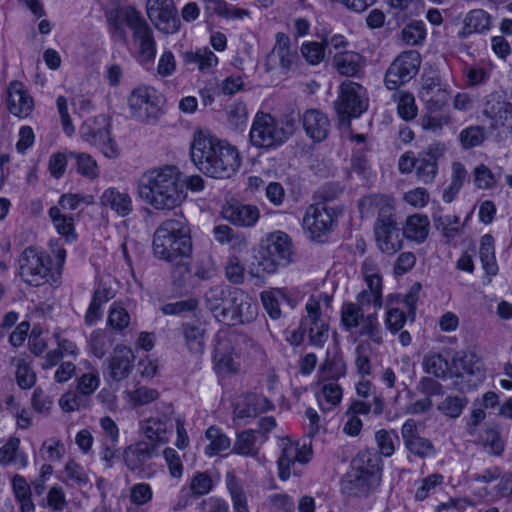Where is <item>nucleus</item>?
I'll use <instances>...</instances> for the list:
<instances>
[{
  "instance_id": "obj_1",
  "label": "nucleus",
  "mask_w": 512,
  "mask_h": 512,
  "mask_svg": "<svg viewBox=\"0 0 512 512\" xmlns=\"http://www.w3.org/2000/svg\"><path fill=\"white\" fill-rule=\"evenodd\" d=\"M190 153L198 169L212 178H230L240 167L235 146L202 131L195 133Z\"/></svg>"
},
{
  "instance_id": "obj_2",
  "label": "nucleus",
  "mask_w": 512,
  "mask_h": 512,
  "mask_svg": "<svg viewBox=\"0 0 512 512\" xmlns=\"http://www.w3.org/2000/svg\"><path fill=\"white\" fill-rule=\"evenodd\" d=\"M112 37L126 42L125 27L132 32V42L137 58L142 63L152 62L156 56L154 33L142 14L132 6L113 8L106 13Z\"/></svg>"
},
{
  "instance_id": "obj_3",
  "label": "nucleus",
  "mask_w": 512,
  "mask_h": 512,
  "mask_svg": "<svg viewBox=\"0 0 512 512\" xmlns=\"http://www.w3.org/2000/svg\"><path fill=\"white\" fill-rule=\"evenodd\" d=\"M176 166L165 165L147 171L138 184L139 196L157 210H172L186 197Z\"/></svg>"
},
{
  "instance_id": "obj_4",
  "label": "nucleus",
  "mask_w": 512,
  "mask_h": 512,
  "mask_svg": "<svg viewBox=\"0 0 512 512\" xmlns=\"http://www.w3.org/2000/svg\"><path fill=\"white\" fill-rule=\"evenodd\" d=\"M152 251L155 258L181 264V269L189 271L185 260L191 257L192 239L190 228L183 216L166 219L156 228Z\"/></svg>"
},
{
  "instance_id": "obj_5",
  "label": "nucleus",
  "mask_w": 512,
  "mask_h": 512,
  "mask_svg": "<svg viewBox=\"0 0 512 512\" xmlns=\"http://www.w3.org/2000/svg\"><path fill=\"white\" fill-rule=\"evenodd\" d=\"M294 132V119H278L270 113L258 111L252 121L249 139L254 147L270 151L283 145Z\"/></svg>"
},
{
  "instance_id": "obj_6",
  "label": "nucleus",
  "mask_w": 512,
  "mask_h": 512,
  "mask_svg": "<svg viewBox=\"0 0 512 512\" xmlns=\"http://www.w3.org/2000/svg\"><path fill=\"white\" fill-rule=\"evenodd\" d=\"M259 266L263 272L272 274L280 267L294 261V247L291 237L283 231H275L266 236L260 251Z\"/></svg>"
},
{
  "instance_id": "obj_7",
  "label": "nucleus",
  "mask_w": 512,
  "mask_h": 512,
  "mask_svg": "<svg viewBox=\"0 0 512 512\" xmlns=\"http://www.w3.org/2000/svg\"><path fill=\"white\" fill-rule=\"evenodd\" d=\"M300 64L298 50L292 45L290 37L284 32H277L275 43L264 60L265 72L289 76L298 70Z\"/></svg>"
},
{
  "instance_id": "obj_8",
  "label": "nucleus",
  "mask_w": 512,
  "mask_h": 512,
  "mask_svg": "<svg viewBox=\"0 0 512 512\" xmlns=\"http://www.w3.org/2000/svg\"><path fill=\"white\" fill-rule=\"evenodd\" d=\"M341 324L347 331L358 328L360 336H366L376 344L383 343V332L376 310L374 312L360 311L353 304H343Z\"/></svg>"
},
{
  "instance_id": "obj_9",
  "label": "nucleus",
  "mask_w": 512,
  "mask_h": 512,
  "mask_svg": "<svg viewBox=\"0 0 512 512\" xmlns=\"http://www.w3.org/2000/svg\"><path fill=\"white\" fill-rule=\"evenodd\" d=\"M79 133L84 141L98 147L107 158L119 155L118 145L110 135V120L106 115L86 119Z\"/></svg>"
},
{
  "instance_id": "obj_10",
  "label": "nucleus",
  "mask_w": 512,
  "mask_h": 512,
  "mask_svg": "<svg viewBox=\"0 0 512 512\" xmlns=\"http://www.w3.org/2000/svg\"><path fill=\"white\" fill-rule=\"evenodd\" d=\"M280 456L277 460L278 476L285 481L291 475L298 476L301 474L299 467L308 463L312 457V449L306 443L292 441L289 438L280 440Z\"/></svg>"
},
{
  "instance_id": "obj_11",
  "label": "nucleus",
  "mask_w": 512,
  "mask_h": 512,
  "mask_svg": "<svg viewBox=\"0 0 512 512\" xmlns=\"http://www.w3.org/2000/svg\"><path fill=\"white\" fill-rule=\"evenodd\" d=\"M50 256L35 247L26 248L19 258V274L31 286H40L51 272Z\"/></svg>"
},
{
  "instance_id": "obj_12",
  "label": "nucleus",
  "mask_w": 512,
  "mask_h": 512,
  "mask_svg": "<svg viewBox=\"0 0 512 512\" xmlns=\"http://www.w3.org/2000/svg\"><path fill=\"white\" fill-rule=\"evenodd\" d=\"M257 304L242 290L229 291L226 305L215 318L228 325L242 324L252 321L257 315Z\"/></svg>"
},
{
  "instance_id": "obj_13",
  "label": "nucleus",
  "mask_w": 512,
  "mask_h": 512,
  "mask_svg": "<svg viewBox=\"0 0 512 512\" xmlns=\"http://www.w3.org/2000/svg\"><path fill=\"white\" fill-rule=\"evenodd\" d=\"M334 107L341 119L359 117L368 108L366 89L359 83L344 81L339 87V95Z\"/></svg>"
},
{
  "instance_id": "obj_14",
  "label": "nucleus",
  "mask_w": 512,
  "mask_h": 512,
  "mask_svg": "<svg viewBox=\"0 0 512 512\" xmlns=\"http://www.w3.org/2000/svg\"><path fill=\"white\" fill-rule=\"evenodd\" d=\"M337 216L338 213L334 207L319 202L307 207L302 226L310 239L321 241L332 230Z\"/></svg>"
},
{
  "instance_id": "obj_15",
  "label": "nucleus",
  "mask_w": 512,
  "mask_h": 512,
  "mask_svg": "<svg viewBox=\"0 0 512 512\" xmlns=\"http://www.w3.org/2000/svg\"><path fill=\"white\" fill-rule=\"evenodd\" d=\"M421 65V55L416 50L399 54L388 67L384 83L389 90H396L416 76Z\"/></svg>"
},
{
  "instance_id": "obj_16",
  "label": "nucleus",
  "mask_w": 512,
  "mask_h": 512,
  "mask_svg": "<svg viewBox=\"0 0 512 512\" xmlns=\"http://www.w3.org/2000/svg\"><path fill=\"white\" fill-rule=\"evenodd\" d=\"M146 12L160 32L173 34L180 29L181 23L173 0H147Z\"/></svg>"
},
{
  "instance_id": "obj_17",
  "label": "nucleus",
  "mask_w": 512,
  "mask_h": 512,
  "mask_svg": "<svg viewBox=\"0 0 512 512\" xmlns=\"http://www.w3.org/2000/svg\"><path fill=\"white\" fill-rule=\"evenodd\" d=\"M160 99L157 91L150 86H138L128 97V105L133 115L143 121L156 120L160 112Z\"/></svg>"
},
{
  "instance_id": "obj_18",
  "label": "nucleus",
  "mask_w": 512,
  "mask_h": 512,
  "mask_svg": "<svg viewBox=\"0 0 512 512\" xmlns=\"http://www.w3.org/2000/svg\"><path fill=\"white\" fill-rule=\"evenodd\" d=\"M158 445L154 442L139 440L123 451V461L128 470L143 473L144 477L151 478L153 472L146 467L147 462L158 455Z\"/></svg>"
},
{
  "instance_id": "obj_19",
  "label": "nucleus",
  "mask_w": 512,
  "mask_h": 512,
  "mask_svg": "<svg viewBox=\"0 0 512 512\" xmlns=\"http://www.w3.org/2000/svg\"><path fill=\"white\" fill-rule=\"evenodd\" d=\"M401 437L409 456L425 459L436 453L432 441L419 434L418 423L415 419L410 418L403 423Z\"/></svg>"
},
{
  "instance_id": "obj_20",
  "label": "nucleus",
  "mask_w": 512,
  "mask_h": 512,
  "mask_svg": "<svg viewBox=\"0 0 512 512\" xmlns=\"http://www.w3.org/2000/svg\"><path fill=\"white\" fill-rule=\"evenodd\" d=\"M449 94L448 86L443 84L438 76H433L422 79L418 97L428 112L435 113L446 106Z\"/></svg>"
},
{
  "instance_id": "obj_21",
  "label": "nucleus",
  "mask_w": 512,
  "mask_h": 512,
  "mask_svg": "<svg viewBox=\"0 0 512 512\" xmlns=\"http://www.w3.org/2000/svg\"><path fill=\"white\" fill-rule=\"evenodd\" d=\"M374 234L377 247L388 255H393L403 246V232L397 227L394 215L375 222Z\"/></svg>"
},
{
  "instance_id": "obj_22",
  "label": "nucleus",
  "mask_w": 512,
  "mask_h": 512,
  "mask_svg": "<svg viewBox=\"0 0 512 512\" xmlns=\"http://www.w3.org/2000/svg\"><path fill=\"white\" fill-rule=\"evenodd\" d=\"M444 152L443 144L434 143L418 154L414 170L418 181L424 184L434 181L438 173V160Z\"/></svg>"
},
{
  "instance_id": "obj_23",
  "label": "nucleus",
  "mask_w": 512,
  "mask_h": 512,
  "mask_svg": "<svg viewBox=\"0 0 512 512\" xmlns=\"http://www.w3.org/2000/svg\"><path fill=\"white\" fill-rule=\"evenodd\" d=\"M171 417L169 413L162 416H151L139 422V432L147 439V442H154L158 446L169 440L171 433Z\"/></svg>"
},
{
  "instance_id": "obj_24",
  "label": "nucleus",
  "mask_w": 512,
  "mask_h": 512,
  "mask_svg": "<svg viewBox=\"0 0 512 512\" xmlns=\"http://www.w3.org/2000/svg\"><path fill=\"white\" fill-rule=\"evenodd\" d=\"M134 360L135 356L131 348L123 345L116 346L108 360V378L115 382L126 379L134 367Z\"/></svg>"
},
{
  "instance_id": "obj_25",
  "label": "nucleus",
  "mask_w": 512,
  "mask_h": 512,
  "mask_svg": "<svg viewBox=\"0 0 512 512\" xmlns=\"http://www.w3.org/2000/svg\"><path fill=\"white\" fill-rule=\"evenodd\" d=\"M301 122L306 135L315 143L324 141L330 131V120L322 111L311 108L306 110Z\"/></svg>"
},
{
  "instance_id": "obj_26",
  "label": "nucleus",
  "mask_w": 512,
  "mask_h": 512,
  "mask_svg": "<svg viewBox=\"0 0 512 512\" xmlns=\"http://www.w3.org/2000/svg\"><path fill=\"white\" fill-rule=\"evenodd\" d=\"M362 218H370L377 215L376 222H380L394 214L392 199L384 195H369L361 198L358 203Z\"/></svg>"
},
{
  "instance_id": "obj_27",
  "label": "nucleus",
  "mask_w": 512,
  "mask_h": 512,
  "mask_svg": "<svg viewBox=\"0 0 512 512\" xmlns=\"http://www.w3.org/2000/svg\"><path fill=\"white\" fill-rule=\"evenodd\" d=\"M262 305L273 320L282 316L280 305L286 302L291 308L297 305V299L288 288H271L260 293Z\"/></svg>"
},
{
  "instance_id": "obj_28",
  "label": "nucleus",
  "mask_w": 512,
  "mask_h": 512,
  "mask_svg": "<svg viewBox=\"0 0 512 512\" xmlns=\"http://www.w3.org/2000/svg\"><path fill=\"white\" fill-rule=\"evenodd\" d=\"M273 403L265 396L257 394H247L240 398L234 407L235 419L254 418L258 414L273 409Z\"/></svg>"
},
{
  "instance_id": "obj_29",
  "label": "nucleus",
  "mask_w": 512,
  "mask_h": 512,
  "mask_svg": "<svg viewBox=\"0 0 512 512\" xmlns=\"http://www.w3.org/2000/svg\"><path fill=\"white\" fill-rule=\"evenodd\" d=\"M215 368L218 373L228 375L239 371L240 364L234 353L232 343L227 338H218L213 356Z\"/></svg>"
},
{
  "instance_id": "obj_30",
  "label": "nucleus",
  "mask_w": 512,
  "mask_h": 512,
  "mask_svg": "<svg viewBox=\"0 0 512 512\" xmlns=\"http://www.w3.org/2000/svg\"><path fill=\"white\" fill-rule=\"evenodd\" d=\"M7 94V107L10 113L24 118L32 112L34 101L21 82H11Z\"/></svg>"
},
{
  "instance_id": "obj_31",
  "label": "nucleus",
  "mask_w": 512,
  "mask_h": 512,
  "mask_svg": "<svg viewBox=\"0 0 512 512\" xmlns=\"http://www.w3.org/2000/svg\"><path fill=\"white\" fill-rule=\"evenodd\" d=\"M347 374V365L339 347L326 351V357L319 366L318 379L339 381Z\"/></svg>"
},
{
  "instance_id": "obj_32",
  "label": "nucleus",
  "mask_w": 512,
  "mask_h": 512,
  "mask_svg": "<svg viewBox=\"0 0 512 512\" xmlns=\"http://www.w3.org/2000/svg\"><path fill=\"white\" fill-rule=\"evenodd\" d=\"M100 203L119 217H126L133 211V200L130 194L116 187L107 188L100 196Z\"/></svg>"
},
{
  "instance_id": "obj_33",
  "label": "nucleus",
  "mask_w": 512,
  "mask_h": 512,
  "mask_svg": "<svg viewBox=\"0 0 512 512\" xmlns=\"http://www.w3.org/2000/svg\"><path fill=\"white\" fill-rule=\"evenodd\" d=\"M378 481L351 470L341 481L342 492L350 497L367 496Z\"/></svg>"
},
{
  "instance_id": "obj_34",
  "label": "nucleus",
  "mask_w": 512,
  "mask_h": 512,
  "mask_svg": "<svg viewBox=\"0 0 512 512\" xmlns=\"http://www.w3.org/2000/svg\"><path fill=\"white\" fill-rule=\"evenodd\" d=\"M333 67L342 76L359 77L365 67V59L354 51L336 53L332 61Z\"/></svg>"
},
{
  "instance_id": "obj_35",
  "label": "nucleus",
  "mask_w": 512,
  "mask_h": 512,
  "mask_svg": "<svg viewBox=\"0 0 512 512\" xmlns=\"http://www.w3.org/2000/svg\"><path fill=\"white\" fill-rule=\"evenodd\" d=\"M222 214L230 223L242 227L254 226L259 218L258 208L252 205H229Z\"/></svg>"
},
{
  "instance_id": "obj_36",
  "label": "nucleus",
  "mask_w": 512,
  "mask_h": 512,
  "mask_svg": "<svg viewBox=\"0 0 512 512\" xmlns=\"http://www.w3.org/2000/svg\"><path fill=\"white\" fill-rule=\"evenodd\" d=\"M483 114L491 120V127L497 129L504 126L512 115V105L509 102L490 95L484 104Z\"/></svg>"
},
{
  "instance_id": "obj_37",
  "label": "nucleus",
  "mask_w": 512,
  "mask_h": 512,
  "mask_svg": "<svg viewBox=\"0 0 512 512\" xmlns=\"http://www.w3.org/2000/svg\"><path fill=\"white\" fill-rule=\"evenodd\" d=\"M331 302L332 297L326 293L311 295L305 305L306 315L300 321L303 327L326 322L322 316V306L328 308Z\"/></svg>"
},
{
  "instance_id": "obj_38",
  "label": "nucleus",
  "mask_w": 512,
  "mask_h": 512,
  "mask_svg": "<svg viewBox=\"0 0 512 512\" xmlns=\"http://www.w3.org/2000/svg\"><path fill=\"white\" fill-rule=\"evenodd\" d=\"M182 335L186 347L193 354H202L205 349V328L203 324L196 320L183 323L181 326Z\"/></svg>"
},
{
  "instance_id": "obj_39",
  "label": "nucleus",
  "mask_w": 512,
  "mask_h": 512,
  "mask_svg": "<svg viewBox=\"0 0 512 512\" xmlns=\"http://www.w3.org/2000/svg\"><path fill=\"white\" fill-rule=\"evenodd\" d=\"M0 464L2 466H14L16 469H24L28 465L27 455L20 450V439L11 437L0 447Z\"/></svg>"
},
{
  "instance_id": "obj_40",
  "label": "nucleus",
  "mask_w": 512,
  "mask_h": 512,
  "mask_svg": "<svg viewBox=\"0 0 512 512\" xmlns=\"http://www.w3.org/2000/svg\"><path fill=\"white\" fill-rule=\"evenodd\" d=\"M352 469L378 481L380 471V457L370 450H362L352 460Z\"/></svg>"
},
{
  "instance_id": "obj_41",
  "label": "nucleus",
  "mask_w": 512,
  "mask_h": 512,
  "mask_svg": "<svg viewBox=\"0 0 512 512\" xmlns=\"http://www.w3.org/2000/svg\"><path fill=\"white\" fill-rule=\"evenodd\" d=\"M430 221L426 215L413 214L407 217L403 227V235L408 240L422 243L429 233Z\"/></svg>"
},
{
  "instance_id": "obj_42",
  "label": "nucleus",
  "mask_w": 512,
  "mask_h": 512,
  "mask_svg": "<svg viewBox=\"0 0 512 512\" xmlns=\"http://www.w3.org/2000/svg\"><path fill=\"white\" fill-rule=\"evenodd\" d=\"M455 374L458 377L466 375L476 376L478 379L483 377V371L477 355L473 352L458 353L452 361Z\"/></svg>"
},
{
  "instance_id": "obj_43",
  "label": "nucleus",
  "mask_w": 512,
  "mask_h": 512,
  "mask_svg": "<svg viewBox=\"0 0 512 512\" xmlns=\"http://www.w3.org/2000/svg\"><path fill=\"white\" fill-rule=\"evenodd\" d=\"M48 214L57 232L64 236L67 242H73L77 239L74 216L62 213L60 207H51Z\"/></svg>"
},
{
  "instance_id": "obj_44",
  "label": "nucleus",
  "mask_w": 512,
  "mask_h": 512,
  "mask_svg": "<svg viewBox=\"0 0 512 512\" xmlns=\"http://www.w3.org/2000/svg\"><path fill=\"white\" fill-rule=\"evenodd\" d=\"M183 62L185 65H197L198 70L205 73L218 64V58L210 49L200 48L186 51L183 54Z\"/></svg>"
},
{
  "instance_id": "obj_45",
  "label": "nucleus",
  "mask_w": 512,
  "mask_h": 512,
  "mask_svg": "<svg viewBox=\"0 0 512 512\" xmlns=\"http://www.w3.org/2000/svg\"><path fill=\"white\" fill-rule=\"evenodd\" d=\"M225 483L232 500L233 512H250L243 485L237 476L233 472H227Z\"/></svg>"
},
{
  "instance_id": "obj_46",
  "label": "nucleus",
  "mask_w": 512,
  "mask_h": 512,
  "mask_svg": "<svg viewBox=\"0 0 512 512\" xmlns=\"http://www.w3.org/2000/svg\"><path fill=\"white\" fill-rule=\"evenodd\" d=\"M61 481L69 487H82L90 482V478L82 465L69 459L62 470Z\"/></svg>"
},
{
  "instance_id": "obj_47",
  "label": "nucleus",
  "mask_w": 512,
  "mask_h": 512,
  "mask_svg": "<svg viewBox=\"0 0 512 512\" xmlns=\"http://www.w3.org/2000/svg\"><path fill=\"white\" fill-rule=\"evenodd\" d=\"M9 363L15 368V378L20 388L29 389L35 384L36 374L27 357H12Z\"/></svg>"
},
{
  "instance_id": "obj_48",
  "label": "nucleus",
  "mask_w": 512,
  "mask_h": 512,
  "mask_svg": "<svg viewBox=\"0 0 512 512\" xmlns=\"http://www.w3.org/2000/svg\"><path fill=\"white\" fill-rule=\"evenodd\" d=\"M209 444L205 447V455L213 457L221 452L228 451L231 447L230 438L218 427L210 426L205 432Z\"/></svg>"
},
{
  "instance_id": "obj_49",
  "label": "nucleus",
  "mask_w": 512,
  "mask_h": 512,
  "mask_svg": "<svg viewBox=\"0 0 512 512\" xmlns=\"http://www.w3.org/2000/svg\"><path fill=\"white\" fill-rule=\"evenodd\" d=\"M495 240L491 234L481 237L479 256L483 269L488 275L495 276L498 272V265L495 257Z\"/></svg>"
},
{
  "instance_id": "obj_50",
  "label": "nucleus",
  "mask_w": 512,
  "mask_h": 512,
  "mask_svg": "<svg viewBox=\"0 0 512 512\" xmlns=\"http://www.w3.org/2000/svg\"><path fill=\"white\" fill-rule=\"evenodd\" d=\"M491 28V16L483 9H474L464 19L463 34L484 33Z\"/></svg>"
},
{
  "instance_id": "obj_51",
  "label": "nucleus",
  "mask_w": 512,
  "mask_h": 512,
  "mask_svg": "<svg viewBox=\"0 0 512 512\" xmlns=\"http://www.w3.org/2000/svg\"><path fill=\"white\" fill-rule=\"evenodd\" d=\"M467 170L461 162L452 164L451 182L443 191L442 199L446 203H451L459 194L467 178Z\"/></svg>"
},
{
  "instance_id": "obj_52",
  "label": "nucleus",
  "mask_w": 512,
  "mask_h": 512,
  "mask_svg": "<svg viewBox=\"0 0 512 512\" xmlns=\"http://www.w3.org/2000/svg\"><path fill=\"white\" fill-rule=\"evenodd\" d=\"M232 451L242 456L256 457L259 453V447L257 446L255 432L253 430H246L239 433Z\"/></svg>"
},
{
  "instance_id": "obj_53",
  "label": "nucleus",
  "mask_w": 512,
  "mask_h": 512,
  "mask_svg": "<svg viewBox=\"0 0 512 512\" xmlns=\"http://www.w3.org/2000/svg\"><path fill=\"white\" fill-rule=\"evenodd\" d=\"M423 369L427 374L443 379L447 376L449 363L441 353L429 352L423 358Z\"/></svg>"
},
{
  "instance_id": "obj_54",
  "label": "nucleus",
  "mask_w": 512,
  "mask_h": 512,
  "mask_svg": "<svg viewBox=\"0 0 512 512\" xmlns=\"http://www.w3.org/2000/svg\"><path fill=\"white\" fill-rule=\"evenodd\" d=\"M468 404V399L461 395H448L438 405L437 410L446 417L457 419Z\"/></svg>"
},
{
  "instance_id": "obj_55",
  "label": "nucleus",
  "mask_w": 512,
  "mask_h": 512,
  "mask_svg": "<svg viewBox=\"0 0 512 512\" xmlns=\"http://www.w3.org/2000/svg\"><path fill=\"white\" fill-rule=\"evenodd\" d=\"M318 384L321 386L319 401L321 402L323 399L328 405L327 409L335 407L341 402L343 390L338 381L318 379Z\"/></svg>"
},
{
  "instance_id": "obj_56",
  "label": "nucleus",
  "mask_w": 512,
  "mask_h": 512,
  "mask_svg": "<svg viewBox=\"0 0 512 512\" xmlns=\"http://www.w3.org/2000/svg\"><path fill=\"white\" fill-rule=\"evenodd\" d=\"M231 291L223 285L211 287L205 294V303L207 308L215 315L225 307L228 300V294Z\"/></svg>"
},
{
  "instance_id": "obj_57",
  "label": "nucleus",
  "mask_w": 512,
  "mask_h": 512,
  "mask_svg": "<svg viewBox=\"0 0 512 512\" xmlns=\"http://www.w3.org/2000/svg\"><path fill=\"white\" fill-rule=\"evenodd\" d=\"M485 139V129L479 125H471L459 133V142L466 150L482 145Z\"/></svg>"
},
{
  "instance_id": "obj_58",
  "label": "nucleus",
  "mask_w": 512,
  "mask_h": 512,
  "mask_svg": "<svg viewBox=\"0 0 512 512\" xmlns=\"http://www.w3.org/2000/svg\"><path fill=\"white\" fill-rule=\"evenodd\" d=\"M214 488V481L209 472H196L189 483V491L194 497L210 493Z\"/></svg>"
},
{
  "instance_id": "obj_59",
  "label": "nucleus",
  "mask_w": 512,
  "mask_h": 512,
  "mask_svg": "<svg viewBox=\"0 0 512 512\" xmlns=\"http://www.w3.org/2000/svg\"><path fill=\"white\" fill-rule=\"evenodd\" d=\"M69 156L77 162V171L82 176L95 179L99 176V168L96 161L86 153L70 152Z\"/></svg>"
},
{
  "instance_id": "obj_60",
  "label": "nucleus",
  "mask_w": 512,
  "mask_h": 512,
  "mask_svg": "<svg viewBox=\"0 0 512 512\" xmlns=\"http://www.w3.org/2000/svg\"><path fill=\"white\" fill-rule=\"evenodd\" d=\"M93 203V196L80 193H66L60 196L58 204L61 210L74 211L82 206H89Z\"/></svg>"
},
{
  "instance_id": "obj_61",
  "label": "nucleus",
  "mask_w": 512,
  "mask_h": 512,
  "mask_svg": "<svg viewBox=\"0 0 512 512\" xmlns=\"http://www.w3.org/2000/svg\"><path fill=\"white\" fill-rule=\"evenodd\" d=\"M480 442L489 454L500 455L504 450V441L496 429H485L480 435Z\"/></svg>"
},
{
  "instance_id": "obj_62",
  "label": "nucleus",
  "mask_w": 512,
  "mask_h": 512,
  "mask_svg": "<svg viewBox=\"0 0 512 512\" xmlns=\"http://www.w3.org/2000/svg\"><path fill=\"white\" fill-rule=\"evenodd\" d=\"M398 115L405 121L414 119L417 115V106L414 95L410 92H400L397 97Z\"/></svg>"
},
{
  "instance_id": "obj_63",
  "label": "nucleus",
  "mask_w": 512,
  "mask_h": 512,
  "mask_svg": "<svg viewBox=\"0 0 512 512\" xmlns=\"http://www.w3.org/2000/svg\"><path fill=\"white\" fill-rule=\"evenodd\" d=\"M405 44L415 46L421 44L426 37L425 25L421 21H415L405 26L401 32Z\"/></svg>"
},
{
  "instance_id": "obj_64",
  "label": "nucleus",
  "mask_w": 512,
  "mask_h": 512,
  "mask_svg": "<svg viewBox=\"0 0 512 512\" xmlns=\"http://www.w3.org/2000/svg\"><path fill=\"white\" fill-rule=\"evenodd\" d=\"M355 366L359 374L362 376L369 375L371 373V346L367 341H361L355 348Z\"/></svg>"
}]
</instances>
